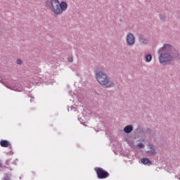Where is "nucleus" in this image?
I'll list each match as a JSON object with an SVG mask.
<instances>
[{
    "label": "nucleus",
    "mask_w": 180,
    "mask_h": 180,
    "mask_svg": "<svg viewBox=\"0 0 180 180\" xmlns=\"http://www.w3.org/2000/svg\"><path fill=\"white\" fill-rule=\"evenodd\" d=\"M124 133H131L133 131V126L131 125H127L124 128Z\"/></svg>",
    "instance_id": "6e6552de"
},
{
    "label": "nucleus",
    "mask_w": 180,
    "mask_h": 180,
    "mask_svg": "<svg viewBox=\"0 0 180 180\" xmlns=\"http://www.w3.org/2000/svg\"><path fill=\"white\" fill-rule=\"evenodd\" d=\"M138 148H144V144L139 143L137 145Z\"/></svg>",
    "instance_id": "9b49d317"
},
{
    "label": "nucleus",
    "mask_w": 180,
    "mask_h": 180,
    "mask_svg": "<svg viewBox=\"0 0 180 180\" xmlns=\"http://www.w3.org/2000/svg\"><path fill=\"white\" fill-rule=\"evenodd\" d=\"M17 64H22V60L20 59L17 60Z\"/></svg>",
    "instance_id": "2eb2a0df"
},
{
    "label": "nucleus",
    "mask_w": 180,
    "mask_h": 180,
    "mask_svg": "<svg viewBox=\"0 0 180 180\" xmlns=\"http://www.w3.org/2000/svg\"><path fill=\"white\" fill-rule=\"evenodd\" d=\"M48 6L54 15H61L65 11H67L68 4L65 1L60 3L58 0H51L49 2Z\"/></svg>",
    "instance_id": "f03ea898"
},
{
    "label": "nucleus",
    "mask_w": 180,
    "mask_h": 180,
    "mask_svg": "<svg viewBox=\"0 0 180 180\" xmlns=\"http://www.w3.org/2000/svg\"><path fill=\"white\" fill-rule=\"evenodd\" d=\"M94 171H96L98 179H106V178H109V172H106L102 167H95Z\"/></svg>",
    "instance_id": "20e7f679"
},
{
    "label": "nucleus",
    "mask_w": 180,
    "mask_h": 180,
    "mask_svg": "<svg viewBox=\"0 0 180 180\" xmlns=\"http://www.w3.org/2000/svg\"><path fill=\"white\" fill-rule=\"evenodd\" d=\"M171 51H172V46L169 44H165L159 50L160 64H169L171 61H174V56L171 54Z\"/></svg>",
    "instance_id": "f257e3e1"
},
{
    "label": "nucleus",
    "mask_w": 180,
    "mask_h": 180,
    "mask_svg": "<svg viewBox=\"0 0 180 180\" xmlns=\"http://www.w3.org/2000/svg\"><path fill=\"white\" fill-rule=\"evenodd\" d=\"M127 44L128 46H134L136 44V37L131 33H128L127 35Z\"/></svg>",
    "instance_id": "39448f33"
},
{
    "label": "nucleus",
    "mask_w": 180,
    "mask_h": 180,
    "mask_svg": "<svg viewBox=\"0 0 180 180\" xmlns=\"http://www.w3.org/2000/svg\"><path fill=\"white\" fill-rule=\"evenodd\" d=\"M96 77L98 82L105 88H112L115 86V83L110 80V77L103 72H98Z\"/></svg>",
    "instance_id": "7ed1b4c3"
},
{
    "label": "nucleus",
    "mask_w": 180,
    "mask_h": 180,
    "mask_svg": "<svg viewBox=\"0 0 180 180\" xmlns=\"http://www.w3.org/2000/svg\"><path fill=\"white\" fill-rule=\"evenodd\" d=\"M149 148L150 150L146 152L148 155H150V156L155 155V149L154 148V146L149 145Z\"/></svg>",
    "instance_id": "423d86ee"
},
{
    "label": "nucleus",
    "mask_w": 180,
    "mask_h": 180,
    "mask_svg": "<svg viewBox=\"0 0 180 180\" xmlns=\"http://www.w3.org/2000/svg\"><path fill=\"white\" fill-rule=\"evenodd\" d=\"M0 146L1 147H9V146H11V143L6 140H1L0 141Z\"/></svg>",
    "instance_id": "0eeeda50"
},
{
    "label": "nucleus",
    "mask_w": 180,
    "mask_h": 180,
    "mask_svg": "<svg viewBox=\"0 0 180 180\" xmlns=\"http://www.w3.org/2000/svg\"><path fill=\"white\" fill-rule=\"evenodd\" d=\"M4 180H11V178L9 177V176L8 174H6L4 178Z\"/></svg>",
    "instance_id": "f8f14e48"
},
{
    "label": "nucleus",
    "mask_w": 180,
    "mask_h": 180,
    "mask_svg": "<svg viewBox=\"0 0 180 180\" xmlns=\"http://www.w3.org/2000/svg\"><path fill=\"white\" fill-rule=\"evenodd\" d=\"M145 58H146V61L147 63H150V61H151V60H153V56L151 55H146Z\"/></svg>",
    "instance_id": "9d476101"
},
{
    "label": "nucleus",
    "mask_w": 180,
    "mask_h": 180,
    "mask_svg": "<svg viewBox=\"0 0 180 180\" xmlns=\"http://www.w3.org/2000/svg\"><path fill=\"white\" fill-rule=\"evenodd\" d=\"M160 20H162V22L165 20V17L164 15H160Z\"/></svg>",
    "instance_id": "ddd939ff"
},
{
    "label": "nucleus",
    "mask_w": 180,
    "mask_h": 180,
    "mask_svg": "<svg viewBox=\"0 0 180 180\" xmlns=\"http://www.w3.org/2000/svg\"><path fill=\"white\" fill-rule=\"evenodd\" d=\"M68 61H69V63H72V61H73L72 58V57L68 58Z\"/></svg>",
    "instance_id": "4468645a"
},
{
    "label": "nucleus",
    "mask_w": 180,
    "mask_h": 180,
    "mask_svg": "<svg viewBox=\"0 0 180 180\" xmlns=\"http://www.w3.org/2000/svg\"><path fill=\"white\" fill-rule=\"evenodd\" d=\"M141 161L142 164H145V165L152 164L151 160H150L148 158H143L141 160Z\"/></svg>",
    "instance_id": "1a4fd4ad"
}]
</instances>
